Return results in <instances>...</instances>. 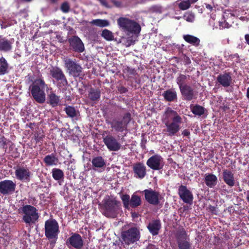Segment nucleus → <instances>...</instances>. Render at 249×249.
<instances>
[{
  "mask_svg": "<svg viewBox=\"0 0 249 249\" xmlns=\"http://www.w3.org/2000/svg\"><path fill=\"white\" fill-rule=\"evenodd\" d=\"M101 90L99 89L91 88L88 94L89 98L93 102H97L100 99Z\"/></svg>",
  "mask_w": 249,
  "mask_h": 249,
  "instance_id": "obj_29",
  "label": "nucleus"
},
{
  "mask_svg": "<svg viewBox=\"0 0 249 249\" xmlns=\"http://www.w3.org/2000/svg\"><path fill=\"white\" fill-rule=\"evenodd\" d=\"M130 41V43H128V46H130L131 45V44L134 43V41H133L132 39H131Z\"/></svg>",
  "mask_w": 249,
  "mask_h": 249,
  "instance_id": "obj_61",
  "label": "nucleus"
},
{
  "mask_svg": "<svg viewBox=\"0 0 249 249\" xmlns=\"http://www.w3.org/2000/svg\"><path fill=\"white\" fill-rule=\"evenodd\" d=\"M48 103L53 107H55L59 105L60 97L53 92H51L48 95Z\"/></svg>",
  "mask_w": 249,
  "mask_h": 249,
  "instance_id": "obj_35",
  "label": "nucleus"
},
{
  "mask_svg": "<svg viewBox=\"0 0 249 249\" xmlns=\"http://www.w3.org/2000/svg\"><path fill=\"white\" fill-rule=\"evenodd\" d=\"M141 234L138 227L130 228L121 233V237L125 244L129 245L139 240Z\"/></svg>",
  "mask_w": 249,
  "mask_h": 249,
  "instance_id": "obj_6",
  "label": "nucleus"
},
{
  "mask_svg": "<svg viewBox=\"0 0 249 249\" xmlns=\"http://www.w3.org/2000/svg\"><path fill=\"white\" fill-rule=\"evenodd\" d=\"M219 26L220 29L229 28L230 27V24L225 20L223 21H219Z\"/></svg>",
  "mask_w": 249,
  "mask_h": 249,
  "instance_id": "obj_47",
  "label": "nucleus"
},
{
  "mask_svg": "<svg viewBox=\"0 0 249 249\" xmlns=\"http://www.w3.org/2000/svg\"><path fill=\"white\" fill-rule=\"evenodd\" d=\"M43 161L46 166H51L57 165L58 159L55 154L52 153L46 156L43 159Z\"/></svg>",
  "mask_w": 249,
  "mask_h": 249,
  "instance_id": "obj_28",
  "label": "nucleus"
},
{
  "mask_svg": "<svg viewBox=\"0 0 249 249\" xmlns=\"http://www.w3.org/2000/svg\"><path fill=\"white\" fill-rule=\"evenodd\" d=\"M247 199L248 200V201L249 202V192H248L247 193Z\"/></svg>",
  "mask_w": 249,
  "mask_h": 249,
  "instance_id": "obj_62",
  "label": "nucleus"
},
{
  "mask_svg": "<svg viewBox=\"0 0 249 249\" xmlns=\"http://www.w3.org/2000/svg\"><path fill=\"white\" fill-rule=\"evenodd\" d=\"M164 164L163 158L159 154L150 157L146 161V165L153 170H160L163 168Z\"/></svg>",
  "mask_w": 249,
  "mask_h": 249,
  "instance_id": "obj_10",
  "label": "nucleus"
},
{
  "mask_svg": "<svg viewBox=\"0 0 249 249\" xmlns=\"http://www.w3.org/2000/svg\"><path fill=\"white\" fill-rule=\"evenodd\" d=\"M15 174L18 180L25 182H29L30 180L31 172L27 167L18 166Z\"/></svg>",
  "mask_w": 249,
  "mask_h": 249,
  "instance_id": "obj_13",
  "label": "nucleus"
},
{
  "mask_svg": "<svg viewBox=\"0 0 249 249\" xmlns=\"http://www.w3.org/2000/svg\"><path fill=\"white\" fill-rule=\"evenodd\" d=\"M99 0L100 1V2H101V3L103 5H104V6H105L107 7H108V5H107V1H106V0Z\"/></svg>",
  "mask_w": 249,
  "mask_h": 249,
  "instance_id": "obj_55",
  "label": "nucleus"
},
{
  "mask_svg": "<svg viewBox=\"0 0 249 249\" xmlns=\"http://www.w3.org/2000/svg\"><path fill=\"white\" fill-rule=\"evenodd\" d=\"M180 59L183 62V64L185 65H188L191 63V60L190 58L185 54L182 53L180 57Z\"/></svg>",
  "mask_w": 249,
  "mask_h": 249,
  "instance_id": "obj_43",
  "label": "nucleus"
},
{
  "mask_svg": "<svg viewBox=\"0 0 249 249\" xmlns=\"http://www.w3.org/2000/svg\"><path fill=\"white\" fill-rule=\"evenodd\" d=\"M178 195L183 202H192L194 196L192 193L186 186L181 185L178 188Z\"/></svg>",
  "mask_w": 249,
  "mask_h": 249,
  "instance_id": "obj_20",
  "label": "nucleus"
},
{
  "mask_svg": "<svg viewBox=\"0 0 249 249\" xmlns=\"http://www.w3.org/2000/svg\"><path fill=\"white\" fill-rule=\"evenodd\" d=\"M176 238L178 248L179 249H189L191 247L190 239L185 231L182 229L179 230L176 234Z\"/></svg>",
  "mask_w": 249,
  "mask_h": 249,
  "instance_id": "obj_11",
  "label": "nucleus"
},
{
  "mask_svg": "<svg viewBox=\"0 0 249 249\" xmlns=\"http://www.w3.org/2000/svg\"><path fill=\"white\" fill-rule=\"evenodd\" d=\"M65 68L70 75L74 77H79L82 71V68L75 59L64 57L63 59Z\"/></svg>",
  "mask_w": 249,
  "mask_h": 249,
  "instance_id": "obj_5",
  "label": "nucleus"
},
{
  "mask_svg": "<svg viewBox=\"0 0 249 249\" xmlns=\"http://www.w3.org/2000/svg\"><path fill=\"white\" fill-rule=\"evenodd\" d=\"M64 110L68 116L72 119L77 120V117L80 115L79 111L72 106H68L64 108Z\"/></svg>",
  "mask_w": 249,
  "mask_h": 249,
  "instance_id": "obj_31",
  "label": "nucleus"
},
{
  "mask_svg": "<svg viewBox=\"0 0 249 249\" xmlns=\"http://www.w3.org/2000/svg\"><path fill=\"white\" fill-rule=\"evenodd\" d=\"M141 193L144 195L147 202H159L160 194L159 192L149 188L142 191Z\"/></svg>",
  "mask_w": 249,
  "mask_h": 249,
  "instance_id": "obj_19",
  "label": "nucleus"
},
{
  "mask_svg": "<svg viewBox=\"0 0 249 249\" xmlns=\"http://www.w3.org/2000/svg\"><path fill=\"white\" fill-rule=\"evenodd\" d=\"M19 212L24 214L23 220L26 223H33L38 218L36 208L30 205L24 206L19 209Z\"/></svg>",
  "mask_w": 249,
  "mask_h": 249,
  "instance_id": "obj_7",
  "label": "nucleus"
},
{
  "mask_svg": "<svg viewBox=\"0 0 249 249\" xmlns=\"http://www.w3.org/2000/svg\"><path fill=\"white\" fill-rule=\"evenodd\" d=\"M146 142V140H144L143 139L142 140L140 144H141V147L142 149H145L146 148V146H145Z\"/></svg>",
  "mask_w": 249,
  "mask_h": 249,
  "instance_id": "obj_54",
  "label": "nucleus"
},
{
  "mask_svg": "<svg viewBox=\"0 0 249 249\" xmlns=\"http://www.w3.org/2000/svg\"><path fill=\"white\" fill-rule=\"evenodd\" d=\"M112 3L117 7H120L121 6V2L119 1L116 0H111Z\"/></svg>",
  "mask_w": 249,
  "mask_h": 249,
  "instance_id": "obj_52",
  "label": "nucleus"
},
{
  "mask_svg": "<svg viewBox=\"0 0 249 249\" xmlns=\"http://www.w3.org/2000/svg\"><path fill=\"white\" fill-rule=\"evenodd\" d=\"M146 249H157V248L153 245H149L148 246Z\"/></svg>",
  "mask_w": 249,
  "mask_h": 249,
  "instance_id": "obj_58",
  "label": "nucleus"
},
{
  "mask_svg": "<svg viewBox=\"0 0 249 249\" xmlns=\"http://www.w3.org/2000/svg\"><path fill=\"white\" fill-rule=\"evenodd\" d=\"M243 2H248L249 0H241Z\"/></svg>",
  "mask_w": 249,
  "mask_h": 249,
  "instance_id": "obj_63",
  "label": "nucleus"
},
{
  "mask_svg": "<svg viewBox=\"0 0 249 249\" xmlns=\"http://www.w3.org/2000/svg\"><path fill=\"white\" fill-rule=\"evenodd\" d=\"M183 38L187 43L197 47L200 44V39L196 36L190 35H183Z\"/></svg>",
  "mask_w": 249,
  "mask_h": 249,
  "instance_id": "obj_32",
  "label": "nucleus"
},
{
  "mask_svg": "<svg viewBox=\"0 0 249 249\" xmlns=\"http://www.w3.org/2000/svg\"><path fill=\"white\" fill-rule=\"evenodd\" d=\"M121 199L123 202H130V196L127 194L123 195L121 196Z\"/></svg>",
  "mask_w": 249,
  "mask_h": 249,
  "instance_id": "obj_50",
  "label": "nucleus"
},
{
  "mask_svg": "<svg viewBox=\"0 0 249 249\" xmlns=\"http://www.w3.org/2000/svg\"><path fill=\"white\" fill-rule=\"evenodd\" d=\"M134 177L138 179H143L146 175V167L142 162H137L133 164Z\"/></svg>",
  "mask_w": 249,
  "mask_h": 249,
  "instance_id": "obj_16",
  "label": "nucleus"
},
{
  "mask_svg": "<svg viewBox=\"0 0 249 249\" xmlns=\"http://www.w3.org/2000/svg\"><path fill=\"white\" fill-rule=\"evenodd\" d=\"M0 143H1V146L4 148L7 145L6 139L3 135L0 134Z\"/></svg>",
  "mask_w": 249,
  "mask_h": 249,
  "instance_id": "obj_49",
  "label": "nucleus"
},
{
  "mask_svg": "<svg viewBox=\"0 0 249 249\" xmlns=\"http://www.w3.org/2000/svg\"><path fill=\"white\" fill-rule=\"evenodd\" d=\"M246 97L248 100H249V87L247 88L246 92Z\"/></svg>",
  "mask_w": 249,
  "mask_h": 249,
  "instance_id": "obj_60",
  "label": "nucleus"
},
{
  "mask_svg": "<svg viewBox=\"0 0 249 249\" xmlns=\"http://www.w3.org/2000/svg\"><path fill=\"white\" fill-rule=\"evenodd\" d=\"M9 64L6 59L0 57V75H4L8 72Z\"/></svg>",
  "mask_w": 249,
  "mask_h": 249,
  "instance_id": "obj_33",
  "label": "nucleus"
},
{
  "mask_svg": "<svg viewBox=\"0 0 249 249\" xmlns=\"http://www.w3.org/2000/svg\"><path fill=\"white\" fill-rule=\"evenodd\" d=\"M182 134L184 136L189 137L190 135V132L188 129H185L183 131Z\"/></svg>",
  "mask_w": 249,
  "mask_h": 249,
  "instance_id": "obj_53",
  "label": "nucleus"
},
{
  "mask_svg": "<svg viewBox=\"0 0 249 249\" xmlns=\"http://www.w3.org/2000/svg\"><path fill=\"white\" fill-rule=\"evenodd\" d=\"M123 72L127 77V80L130 79H136V76L138 75L136 70L135 69L130 68L128 66H126L123 70Z\"/></svg>",
  "mask_w": 249,
  "mask_h": 249,
  "instance_id": "obj_34",
  "label": "nucleus"
},
{
  "mask_svg": "<svg viewBox=\"0 0 249 249\" xmlns=\"http://www.w3.org/2000/svg\"><path fill=\"white\" fill-rule=\"evenodd\" d=\"M245 39L246 41V43L249 45V34L245 35Z\"/></svg>",
  "mask_w": 249,
  "mask_h": 249,
  "instance_id": "obj_56",
  "label": "nucleus"
},
{
  "mask_svg": "<svg viewBox=\"0 0 249 249\" xmlns=\"http://www.w3.org/2000/svg\"><path fill=\"white\" fill-rule=\"evenodd\" d=\"M131 120V114L127 112L124 114L121 120L116 119H111L108 117L106 122L107 124L110 125L111 128L116 132H122L127 130V125Z\"/></svg>",
  "mask_w": 249,
  "mask_h": 249,
  "instance_id": "obj_4",
  "label": "nucleus"
},
{
  "mask_svg": "<svg viewBox=\"0 0 249 249\" xmlns=\"http://www.w3.org/2000/svg\"><path fill=\"white\" fill-rule=\"evenodd\" d=\"M32 123H30V124H29V126L31 128H32Z\"/></svg>",
  "mask_w": 249,
  "mask_h": 249,
  "instance_id": "obj_64",
  "label": "nucleus"
},
{
  "mask_svg": "<svg viewBox=\"0 0 249 249\" xmlns=\"http://www.w3.org/2000/svg\"><path fill=\"white\" fill-rule=\"evenodd\" d=\"M92 170L97 171L99 169L105 167L106 162L105 159L101 156H97L92 158L91 160Z\"/></svg>",
  "mask_w": 249,
  "mask_h": 249,
  "instance_id": "obj_25",
  "label": "nucleus"
},
{
  "mask_svg": "<svg viewBox=\"0 0 249 249\" xmlns=\"http://www.w3.org/2000/svg\"><path fill=\"white\" fill-rule=\"evenodd\" d=\"M205 183L207 186L213 188L215 186L217 182L216 176L213 174L207 173L205 175Z\"/></svg>",
  "mask_w": 249,
  "mask_h": 249,
  "instance_id": "obj_26",
  "label": "nucleus"
},
{
  "mask_svg": "<svg viewBox=\"0 0 249 249\" xmlns=\"http://www.w3.org/2000/svg\"><path fill=\"white\" fill-rule=\"evenodd\" d=\"M101 36L104 39L107 41H111L114 38L113 33L107 29H105L103 30Z\"/></svg>",
  "mask_w": 249,
  "mask_h": 249,
  "instance_id": "obj_40",
  "label": "nucleus"
},
{
  "mask_svg": "<svg viewBox=\"0 0 249 249\" xmlns=\"http://www.w3.org/2000/svg\"><path fill=\"white\" fill-rule=\"evenodd\" d=\"M70 49L74 52L83 53L85 50L84 44L82 40L77 36H72L68 38Z\"/></svg>",
  "mask_w": 249,
  "mask_h": 249,
  "instance_id": "obj_12",
  "label": "nucleus"
},
{
  "mask_svg": "<svg viewBox=\"0 0 249 249\" xmlns=\"http://www.w3.org/2000/svg\"><path fill=\"white\" fill-rule=\"evenodd\" d=\"M206 8L207 9L209 10L210 11H212L213 9V6L209 4H206Z\"/></svg>",
  "mask_w": 249,
  "mask_h": 249,
  "instance_id": "obj_57",
  "label": "nucleus"
},
{
  "mask_svg": "<svg viewBox=\"0 0 249 249\" xmlns=\"http://www.w3.org/2000/svg\"><path fill=\"white\" fill-rule=\"evenodd\" d=\"M216 81L223 87L228 88L231 85L232 82L231 74L230 72H224L217 76Z\"/></svg>",
  "mask_w": 249,
  "mask_h": 249,
  "instance_id": "obj_21",
  "label": "nucleus"
},
{
  "mask_svg": "<svg viewBox=\"0 0 249 249\" xmlns=\"http://www.w3.org/2000/svg\"><path fill=\"white\" fill-rule=\"evenodd\" d=\"M132 217L134 219L136 218H138L139 217V214L136 213H132Z\"/></svg>",
  "mask_w": 249,
  "mask_h": 249,
  "instance_id": "obj_59",
  "label": "nucleus"
},
{
  "mask_svg": "<svg viewBox=\"0 0 249 249\" xmlns=\"http://www.w3.org/2000/svg\"><path fill=\"white\" fill-rule=\"evenodd\" d=\"M117 22L121 30L127 35H137L141 32L140 25L133 20L120 17L117 20Z\"/></svg>",
  "mask_w": 249,
  "mask_h": 249,
  "instance_id": "obj_3",
  "label": "nucleus"
},
{
  "mask_svg": "<svg viewBox=\"0 0 249 249\" xmlns=\"http://www.w3.org/2000/svg\"><path fill=\"white\" fill-rule=\"evenodd\" d=\"M162 95L166 101L170 102H174L178 98L176 91L171 89L164 91Z\"/></svg>",
  "mask_w": 249,
  "mask_h": 249,
  "instance_id": "obj_27",
  "label": "nucleus"
},
{
  "mask_svg": "<svg viewBox=\"0 0 249 249\" xmlns=\"http://www.w3.org/2000/svg\"><path fill=\"white\" fill-rule=\"evenodd\" d=\"M51 76L57 82V87L60 89L68 84L67 78L63 71L58 67H52L50 70Z\"/></svg>",
  "mask_w": 249,
  "mask_h": 249,
  "instance_id": "obj_8",
  "label": "nucleus"
},
{
  "mask_svg": "<svg viewBox=\"0 0 249 249\" xmlns=\"http://www.w3.org/2000/svg\"><path fill=\"white\" fill-rule=\"evenodd\" d=\"M58 233V224L55 220H48L45 222V233L48 239H57Z\"/></svg>",
  "mask_w": 249,
  "mask_h": 249,
  "instance_id": "obj_9",
  "label": "nucleus"
},
{
  "mask_svg": "<svg viewBox=\"0 0 249 249\" xmlns=\"http://www.w3.org/2000/svg\"><path fill=\"white\" fill-rule=\"evenodd\" d=\"M67 244L76 249H80L83 246V242L79 234L74 233L69 238Z\"/></svg>",
  "mask_w": 249,
  "mask_h": 249,
  "instance_id": "obj_22",
  "label": "nucleus"
},
{
  "mask_svg": "<svg viewBox=\"0 0 249 249\" xmlns=\"http://www.w3.org/2000/svg\"><path fill=\"white\" fill-rule=\"evenodd\" d=\"M160 223L159 220L152 221L147 226L149 231L153 235H156L158 234L159 231L160 229Z\"/></svg>",
  "mask_w": 249,
  "mask_h": 249,
  "instance_id": "obj_30",
  "label": "nucleus"
},
{
  "mask_svg": "<svg viewBox=\"0 0 249 249\" xmlns=\"http://www.w3.org/2000/svg\"><path fill=\"white\" fill-rule=\"evenodd\" d=\"M34 137L36 143H38L43 141V139L45 137V135L41 133H37L36 134H35Z\"/></svg>",
  "mask_w": 249,
  "mask_h": 249,
  "instance_id": "obj_45",
  "label": "nucleus"
},
{
  "mask_svg": "<svg viewBox=\"0 0 249 249\" xmlns=\"http://www.w3.org/2000/svg\"><path fill=\"white\" fill-rule=\"evenodd\" d=\"M70 5L68 2H64L62 3L60 7L61 10L64 13H67L70 11Z\"/></svg>",
  "mask_w": 249,
  "mask_h": 249,
  "instance_id": "obj_44",
  "label": "nucleus"
},
{
  "mask_svg": "<svg viewBox=\"0 0 249 249\" xmlns=\"http://www.w3.org/2000/svg\"><path fill=\"white\" fill-rule=\"evenodd\" d=\"M130 202H141V198L140 196L133 194L131 196Z\"/></svg>",
  "mask_w": 249,
  "mask_h": 249,
  "instance_id": "obj_46",
  "label": "nucleus"
},
{
  "mask_svg": "<svg viewBox=\"0 0 249 249\" xmlns=\"http://www.w3.org/2000/svg\"><path fill=\"white\" fill-rule=\"evenodd\" d=\"M52 176L55 180H59L63 179L64 174L63 171L58 168H53L52 170Z\"/></svg>",
  "mask_w": 249,
  "mask_h": 249,
  "instance_id": "obj_38",
  "label": "nucleus"
},
{
  "mask_svg": "<svg viewBox=\"0 0 249 249\" xmlns=\"http://www.w3.org/2000/svg\"><path fill=\"white\" fill-rule=\"evenodd\" d=\"M117 88L118 92L121 94L125 93L128 91V89L123 86H118Z\"/></svg>",
  "mask_w": 249,
  "mask_h": 249,
  "instance_id": "obj_48",
  "label": "nucleus"
},
{
  "mask_svg": "<svg viewBox=\"0 0 249 249\" xmlns=\"http://www.w3.org/2000/svg\"><path fill=\"white\" fill-rule=\"evenodd\" d=\"M188 78H189V75L181 73L176 78V82L179 89L184 87L185 86L188 85L186 83Z\"/></svg>",
  "mask_w": 249,
  "mask_h": 249,
  "instance_id": "obj_36",
  "label": "nucleus"
},
{
  "mask_svg": "<svg viewBox=\"0 0 249 249\" xmlns=\"http://www.w3.org/2000/svg\"><path fill=\"white\" fill-rule=\"evenodd\" d=\"M16 184L11 180H4L0 182V193L3 195L11 194L16 189Z\"/></svg>",
  "mask_w": 249,
  "mask_h": 249,
  "instance_id": "obj_15",
  "label": "nucleus"
},
{
  "mask_svg": "<svg viewBox=\"0 0 249 249\" xmlns=\"http://www.w3.org/2000/svg\"><path fill=\"white\" fill-rule=\"evenodd\" d=\"M163 122L166 126L167 136H175L180 130L182 118L178 112L168 107L164 112Z\"/></svg>",
  "mask_w": 249,
  "mask_h": 249,
  "instance_id": "obj_1",
  "label": "nucleus"
},
{
  "mask_svg": "<svg viewBox=\"0 0 249 249\" xmlns=\"http://www.w3.org/2000/svg\"><path fill=\"white\" fill-rule=\"evenodd\" d=\"M191 6L190 0H183L178 3V7L181 10H186Z\"/></svg>",
  "mask_w": 249,
  "mask_h": 249,
  "instance_id": "obj_41",
  "label": "nucleus"
},
{
  "mask_svg": "<svg viewBox=\"0 0 249 249\" xmlns=\"http://www.w3.org/2000/svg\"><path fill=\"white\" fill-rule=\"evenodd\" d=\"M116 203H99V208L102 213L107 217H114L115 216Z\"/></svg>",
  "mask_w": 249,
  "mask_h": 249,
  "instance_id": "obj_18",
  "label": "nucleus"
},
{
  "mask_svg": "<svg viewBox=\"0 0 249 249\" xmlns=\"http://www.w3.org/2000/svg\"><path fill=\"white\" fill-rule=\"evenodd\" d=\"M179 90L184 100L190 101L197 98V92L190 85L185 86Z\"/></svg>",
  "mask_w": 249,
  "mask_h": 249,
  "instance_id": "obj_17",
  "label": "nucleus"
},
{
  "mask_svg": "<svg viewBox=\"0 0 249 249\" xmlns=\"http://www.w3.org/2000/svg\"><path fill=\"white\" fill-rule=\"evenodd\" d=\"M183 18L185 20L189 22H193L195 20V15L192 13H185Z\"/></svg>",
  "mask_w": 249,
  "mask_h": 249,
  "instance_id": "obj_42",
  "label": "nucleus"
},
{
  "mask_svg": "<svg viewBox=\"0 0 249 249\" xmlns=\"http://www.w3.org/2000/svg\"><path fill=\"white\" fill-rule=\"evenodd\" d=\"M103 142L110 151H117L121 148V144L112 135L103 136Z\"/></svg>",
  "mask_w": 249,
  "mask_h": 249,
  "instance_id": "obj_14",
  "label": "nucleus"
},
{
  "mask_svg": "<svg viewBox=\"0 0 249 249\" xmlns=\"http://www.w3.org/2000/svg\"><path fill=\"white\" fill-rule=\"evenodd\" d=\"M13 42L6 37L0 36V52H8L12 49Z\"/></svg>",
  "mask_w": 249,
  "mask_h": 249,
  "instance_id": "obj_24",
  "label": "nucleus"
},
{
  "mask_svg": "<svg viewBox=\"0 0 249 249\" xmlns=\"http://www.w3.org/2000/svg\"><path fill=\"white\" fill-rule=\"evenodd\" d=\"M47 88L44 80L42 78H36L30 86L29 90L34 99L38 103L42 104L45 101L44 89Z\"/></svg>",
  "mask_w": 249,
  "mask_h": 249,
  "instance_id": "obj_2",
  "label": "nucleus"
},
{
  "mask_svg": "<svg viewBox=\"0 0 249 249\" xmlns=\"http://www.w3.org/2000/svg\"><path fill=\"white\" fill-rule=\"evenodd\" d=\"M222 178L224 182L229 187H232L235 185V181L234 178V174L230 170H223Z\"/></svg>",
  "mask_w": 249,
  "mask_h": 249,
  "instance_id": "obj_23",
  "label": "nucleus"
},
{
  "mask_svg": "<svg viewBox=\"0 0 249 249\" xmlns=\"http://www.w3.org/2000/svg\"><path fill=\"white\" fill-rule=\"evenodd\" d=\"M140 203H124V206L125 208H127L129 206V205H130L132 208H134L136 207H137L139 205Z\"/></svg>",
  "mask_w": 249,
  "mask_h": 249,
  "instance_id": "obj_51",
  "label": "nucleus"
},
{
  "mask_svg": "<svg viewBox=\"0 0 249 249\" xmlns=\"http://www.w3.org/2000/svg\"><path fill=\"white\" fill-rule=\"evenodd\" d=\"M90 23L100 27H107L109 25V22L107 20L102 19H93L90 22Z\"/></svg>",
  "mask_w": 249,
  "mask_h": 249,
  "instance_id": "obj_39",
  "label": "nucleus"
},
{
  "mask_svg": "<svg viewBox=\"0 0 249 249\" xmlns=\"http://www.w3.org/2000/svg\"><path fill=\"white\" fill-rule=\"evenodd\" d=\"M191 110L194 114L199 116L202 115L205 112L204 107L198 105L191 107Z\"/></svg>",
  "mask_w": 249,
  "mask_h": 249,
  "instance_id": "obj_37",
  "label": "nucleus"
}]
</instances>
